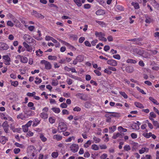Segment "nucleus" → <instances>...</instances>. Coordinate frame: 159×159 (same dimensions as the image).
Masks as SVG:
<instances>
[{
	"label": "nucleus",
	"instance_id": "1",
	"mask_svg": "<svg viewBox=\"0 0 159 159\" xmlns=\"http://www.w3.org/2000/svg\"><path fill=\"white\" fill-rule=\"evenodd\" d=\"M48 110L49 108L47 107L43 108L42 109V112L39 115L40 117L44 120L47 119L48 117Z\"/></svg>",
	"mask_w": 159,
	"mask_h": 159
},
{
	"label": "nucleus",
	"instance_id": "2",
	"mask_svg": "<svg viewBox=\"0 0 159 159\" xmlns=\"http://www.w3.org/2000/svg\"><path fill=\"white\" fill-rule=\"evenodd\" d=\"M67 129V126L65 123L61 122L59 123L58 130L59 132H64Z\"/></svg>",
	"mask_w": 159,
	"mask_h": 159
},
{
	"label": "nucleus",
	"instance_id": "3",
	"mask_svg": "<svg viewBox=\"0 0 159 159\" xmlns=\"http://www.w3.org/2000/svg\"><path fill=\"white\" fill-rule=\"evenodd\" d=\"M40 63L44 66V68L46 70H50L52 68V65L50 63L46 60H42L40 61Z\"/></svg>",
	"mask_w": 159,
	"mask_h": 159
},
{
	"label": "nucleus",
	"instance_id": "4",
	"mask_svg": "<svg viewBox=\"0 0 159 159\" xmlns=\"http://www.w3.org/2000/svg\"><path fill=\"white\" fill-rule=\"evenodd\" d=\"M95 35L98 37L99 39L101 41H104L106 42L107 41V39L104 37L105 36L104 34L102 33V32H98L97 31L95 32Z\"/></svg>",
	"mask_w": 159,
	"mask_h": 159
},
{
	"label": "nucleus",
	"instance_id": "5",
	"mask_svg": "<svg viewBox=\"0 0 159 159\" xmlns=\"http://www.w3.org/2000/svg\"><path fill=\"white\" fill-rule=\"evenodd\" d=\"M70 150L73 153L77 152L79 149L78 145L75 144H73L70 147Z\"/></svg>",
	"mask_w": 159,
	"mask_h": 159
},
{
	"label": "nucleus",
	"instance_id": "6",
	"mask_svg": "<svg viewBox=\"0 0 159 159\" xmlns=\"http://www.w3.org/2000/svg\"><path fill=\"white\" fill-rule=\"evenodd\" d=\"M2 127L3 129L5 132L7 133L8 132L9 125L7 121H5L2 124Z\"/></svg>",
	"mask_w": 159,
	"mask_h": 159
},
{
	"label": "nucleus",
	"instance_id": "7",
	"mask_svg": "<svg viewBox=\"0 0 159 159\" xmlns=\"http://www.w3.org/2000/svg\"><path fill=\"white\" fill-rule=\"evenodd\" d=\"M16 58L20 59V62L23 63H26L28 61V59L27 57L20 55H18Z\"/></svg>",
	"mask_w": 159,
	"mask_h": 159
},
{
	"label": "nucleus",
	"instance_id": "8",
	"mask_svg": "<svg viewBox=\"0 0 159 159\" xmlns=\"http://www.w3.org/2000/svg\"><path fill=\"white\" fill-rule=\"evenodd\" d=\"M2 59L4 60V63L7 65L10 64L11 58L7 55H4L2 57Z\"/></svg>",
	"mask_w": 159,
	"mask_h": 159
},
{
	"label": "nucleus",
	"instance_id": "9",
	"mask_svg": "<svg viewBox=\"0 0 159 159\" xmlns=\"http://www.w3.org/2000/svg\"><path fill=\"white\" fill-rule=\"evenodd\" d=\"M31 115H26L21 113L17 115V118L18 119H21L22 120H25L27 119L29 116H31Z\"/></svg>",
	"mask_w": 159,
	"mask_h": 159
},
{
	"label": "nucleus",
	"instance_id": "10",
	"mask_svg": "<svg viewBox=\"0 0 159 159\" xmlns=\"http://www.w3.org/2000/svg\"><path fill=\"white\" fill-rule=\"evenodd\" d=\"M25 40L29 43H31L33 42V39L29 34H25L23 37Z\"/></svg>",
	"mask_w": 159,
	"mask_h": 159
},
{
	"label": "nucleus",
	"instance_id": "11",
	"mask_svg": "<svg viewBox=\"0 0 159 159\" xmlns=\"http://www.w3.org/2000/svg\"><path fill=\"white\" fill-rule=\"evenodd\" d=\"M31 15L34 16L37 18H39L41 19H43L44 18V16H43L39 13L37 11L35 10L33 11L32 12H31Z\"/></svg>",
	"mask_w": 159,
	"mask_h": 159
},
{
	"label": "nucleus",
	"instance_id": "12",
	"mask_svg": "<svg viewBox=\"0 0 159 159\" xmlns=\"http://www.w3.org/2000/svg\"><path fill=\"white\" fill-rule=\"evenodd\" d=\"M76 97L81 100H86L87 95L86 94L83 93H78L76 95Z\"/></svg>",
	"mask_w": 159,
	"mask_h": 159
},
{
	"label": "nucleus",
	"instance_id": "13",
	"mask_svg": "<svg viewBox=\"0 0 159 159\" xmlns=\"http://www.w3.org/2000/svg\"><path fill=\"white\" fill-rule=\"evenodd\" d=\"M9 46L7 44L0 42V50H7Z\"/></svg>",
	"mask_w": 159,
	"mask_h": 159
},
{
	"label": "nucleus",
	"instance_id": "14",
	"mask_svg": "<svg viewBox=\"0 0 159 159\" xmlns=\"http://www.w3.org/2000/svg\"><path fill=\"white\" fill-rule=\"evenodd\" d=\"M107 63L110 65L114 66H116L117 65V61L113 59H110L107 60Z\"/></svg>",
	"mask_w": 159,
	"mask_h": 159
},
{
	"label": "nucleus",
	"instance_id": "15",
	"mask_svg": "<svg viewBox=\"0 0 159 159\" xmlns=\"http://www.w3.org/2000/svg\"><path fill=\"white\" fill-rule=\"evenodd\" d=\"M95 14L97 16H102L105 14V11L103 10L99 9L95 12Z\"/></svg>",
	"mask_w": 159,
	"mask_h": 159
},
{
	"label": "nucleus",
	"instance_id": "16",
	"mask_svg": "<svg viewBox=\"0 0 159 159\" xmlns=\"http://www.w3.org/2000/svg\"><path fill=\"white\" fill-rule=\"evenodd\" d=\"M7 141V138L5 136H0V143L2 144H5Z\"/></svg>",
	"mask_w": 159,
	"mask_h": 159
},
{
	"label": "nucleus",
	"instance_id": "17",
	"mask_svg": "<svg viewBox=\"0 0 159 159\" xmlns=\"http://www.w3.org/2000/svg\"><path fill=\"white\" fill-rule=\"evenodd\" d=\"M125 70L128 73H132L134 71L133 67L131 66H126L125 68Z\"/></svg>",
	"mask_w": 159,
	"mask_h": 159
},
{
	"label": "nucleus",
	"instance_id": "18",
	"mask_svg": "<svg viewBox=\"0 0 159 159\" xmlns=\"http://www.w3.org/2000/svg\"><path fill=\"white\" fill-rule=\"evenodd\" d=\"M23 44L24 47L26 48L27 51L30 52L32 51V49L31 48L26 42H23Z\"/></svg>",
	"mask_w": 159,
	"mask_h": 159
},
{
	"label": "nucleus",
	"instance_id": "19",
	"mask_svg": "<svg viewBox=\"0 0 159 159\" xmlns=\"http://www.w3.org/2000/svg\"><path fill=\"white\" fill-rule=\"evenodd\" d=\"M54 139L57 140V141H60L62 140V137L59 134H55L53 136Z\"/></svg>",
	"mask_w": 159,
	"mask_h": 159
},
{
	"label": "nucleus",
	"instance_id": "20",
	"mask_svg": "<svg viewBox=\"0 0 159 159\" xmlns=\"http://www.w3.org/2000/svg\"><path fill=\"white\" fill-rule=\"evenodd\" d=\"M95 22L98 23L102 27H105L106 25V24L103 21H100L98 20H95Z\"/></svg>",
	"mask_w": 159,
	"mask_h": 159
},
{
	"label": "nucleus",
	"instance_id": "21",
	"mask_svg": "<svg viewBox=\"0 0 159 159\" xmlns=\"http://www.w3.org/2000/svg\"><path fill=\"white\" fill-rule=\"evenodd\" d=\"M149 151V149L146 148H142L141 149L139 150V152L140 154H142L144 152H148Z\"/></svg>",
	"mask_w": 159,
	"mask_h": 159
},
{
	"label": "nucleus",
	"instance_id": "22",
	"mask_svg": "<svg viewBox=\"0 0 159 159\" xmlns=\"http://www.w3.org/2000/svg\"><path fill=\"white\" fill-rule=\"evenodd\" d=\"M76 58V60H77L79 62H82L84 60V56L81 55H79L77 56Z\"/></svg>",
	"mask_w": 159,
	"mask_h": 159
},
{
	"label": "nucleus",
	"instance_id": "23",
	"mask_svg": "<svg viewBox=\"0 0 159 159\" xmlns=\"http://www.w3.org/2000/svg\"><path fill=\"white\" fill-rule=\"evenodd\" d=\"M51 110L55 113L58 114L59 113L61 110L59 108L56 107H53Z\"/></svg>",
	"mask_w": 159,
	"mask_h": 159
},
{
	"label": "nucleus",
	"instance_id": "24",
	"mask_svg": "<svg viewBox=\"0 0 159 159\" xmlns=\"http://www.w3.org/2000/svg\"><path fill=\"white\" fill-rule=\"evenodd\" d=\"M131 4L132 6L134 7L135 9H138L140 7L139 5L137 2H132Z\"/></svg>",
	"mask_w": 159,
	"mask_h": 159
},
{
	"label": "nucleus",
	"instance_id": "25",
	"mask_svg": "<svg viewBox=\"0 0 159 159\" xmlns=\"http://www.w3.org/2000/svg\"><path fill=\"white\" fill-rule=\"evenodd\" d=\"M11 128L14 132H16L19 133L20 132L21 130V128H15L14 127H11Z\"/></svg>",
	"mask_w": 159,
	"mask_h": 159
},
{
	"label": "nucleus",
	"instance_id": "26",
	"mask_svg": "<svg viewBox=\"0 0 159 159\" xmlns=\"http://www.w3.org/2000/svg\"><path fill=\"white\" fill-rule=\"evenodd\" d=\"M134 104L137 107L140 108L142 109L144 108V106H143V105L142 103L139 102H135L134 103Z\"/></svg>",
	"mask_w": 159,
	"mask_h": 159
},
{
	"label": "nucleus",
	"instance_id": "27",
	"mask_svg": "<svg viewBox=\"0 0 159 159\" xmlns=\"http://www.w3.org/2000/svg\"><path fill=\"white\" fill-rule=\"evenodd\" d=\"M149 99L154 104H156L157 105H158L159 104V103L158 102L157 100L154 98L153 97H150L149 98Z\"/></svg>",
	"mask_w": 159,
	"mask_h": 159
},
{
	"label": "nucleus",
	"instance_id": "28",
	"mask_svg": "<svg viewBox=\"0 0 159 159\" xmlns=\"http://www.w3.org/2000/svg\"><path fill=\"white\" fill-rule=\"evenodd\" d=\"M126 62L129 63L135 64L137 63V61L134 60L128 59L127 60Z\"/></svg>",
	"mask_w": 159,
	"mask_h": 159
},
{
	"label": "nucleus",
	"instance_id": "29",
	"mask_svg": "<svg viewBox=\"0 0 159 159\" xmlns=\"http://www.w3.org/2000/svg\"><path fill=\"white\" fill-rule=\"evenodd\" d=\"M123 135H124V134H120L119 133H118L116 134H114L113 136H112V138L113 139H116L117 138L119 137L120 136H122Z\"/></svg>",
	"mask_w": 159,
	"mask_h": 159
},
{
	"label": "nucleus",
	"instance_id": "30",
	"mask_svg": "<svg viewBox=\"0 0 159 159\" xmlns=\"http://www.w3.org/2000/svg\"><path fill=\"white\" fill-rule=\"evenodd\" d=\"M34 105V103L32 102H30L28 104V106L29 107H32L30 108L32 110H35V107H33Z\"/></svg>",
	"mask_w": 159,
	"mask_h": 159
},
{
	"label": "nucleus",
	"instance_id": "31",
	"mask_svg": "<svg viewBox=\"0 0 159 159\" xmlns=\"http://www.w3.org/2000/svg\"><path fill=\"white\" fill-rule=\"evenodd\" d=\"M132 127L133 129H134L138 130L139 129V126L136 123H134L133 124Z\"/></svg>",
	"mask_w": 159,
	"mask_h": 159
},
{
	"label": "nucleus",
	"instance_id": "32",
	"mask_svg": "<svg viewBox=\"0 0 159 159\" xmlns=\"http://www.w3.org/2000/svg\"><path fill=\"white\" fill-rule=\"evenodd\" d=\"M74 2L78 7H81L82 4L81 2V0H73Z\"/></svg>",
	"mask_w": 159,
	"mask_h": 159
},
{
	"label": "nucleus",
	"instance_id": "33",
	"mask_svg": "<svg viewBox=\"0 0 159 159\" xmlns=\"http://www.w3.org/2000/svg\"><path fill=\"white\" fill-rule=\"evenodd\" d=\"M39 137L41 140L43 142H46L47 140V139L44 136L43 134H40Z\"/></svg>",
	"mask_w": 159,
	"mask_h": 159
},
{
	"label": "nucleus",
	"instance_id": "34",
	"mask_svg": "<svg viewBox=\"0 0 159 159\" xmlns=\"http://www.w3.org/2000/svg\"><path fill=\"white\" fill-rule=\"evenodd\" d=\"M59 154L57 152H53L51 154L52 157L54 158H57Z\"/></svg>",
	"mask_w": 159,
	"mask_h": 159
},
{
	"label": "nucleus",
	"instance_id": "35",
	"mask_svg": "<svg viewBox=\"0 0 159 159\" xmlns=\"http://www.w3.org/2000/svg\"><path fill=\"white\" fill-rule=\"evenodd\" d=\"M152 124L156 129L159 128V123L156 120L154 121Z\"/></svg>",
	"mask_w": 159,
	"mask_h": 159
},
{
	"label": "nucleus",
	"instance_id": "36",
	"mask_svg": "<svg viewBox=\"0 0 159 159\" xmlns=\"http://www.w3.org/2000/svg\"><path fill=\"white\" fill-rule=\"evenodd\" d=\"M105 117L107 118L106 120L107 122H110L111 121V118L109 117L110 116H110L109 114L108 113L106 114H105Z\"/></svg>",
	"mask_w": 159,
	"mask_h": 159
},
{
	"label": "nucleus",
	"instance_id": "37",
	"mask_svg": "<svg viewBox=\"0 0 159 159\" xmlns=\"http://www.w3.org/2000/svg\"><path fill=\"white\" fill-rule=\"evenodd\" d=\"M22 129L23 132H27L28 130V127L25 125L22 126Z\"/></svg>",
	"mask_w": 159,
	"mask_h": 159
},
{
	"label": "nucleus",
	"instance_id": "38",
	"mask_svg": "<svg viewBox=\"0 0 159 159\" xmlns=\"http://www.w3.org/2000/svg\"><path fill=\"white\" fill-rule=\"evenodd\" d=\"M91 141L90 140H88L87 142L84 145V147L85 148H87L91 144Z\"/></svg>",
	"mask_w": 159,
	"mask_h": 159
},
{
	"label": "nucleus",
	"instance_id": "39",
	"mask_svg": "<svg viewBox=\"0 0 159 159\" xmlns=\"http://www.w3.org/2000/svg\"><path fill=\"white\" fill-rule=\"evenodd\" d=\"M10 82L11 85L15 87H16L18 85V83L17 81H13L11 80H10Z\"/></svg>",
	"mask_w": 159,
	"mask_h": 159
},
{
	"label": "nucleus",
	"instance_id": "40",
	"mask_svg": "<svg viewBox=\"0 0 159 159\" xmlns=\"http://www.w3.org/2000/svg\"><path fill=\"white\" fill-rule=\"evenodd\" d=\"M91 148L93 150H98L99 148V147L95 144H93L92 145Z\"/></svg>",
	"mask_w": 159,
	"mask_h": 159
},
{
	"label": "nucleus",
	"instance_id": "41",
	"mask_svg": "<svg viewBox=\"0 0 159 159\" xmlns=\"http://www.w3.org/2000/svg\"><path fill=\"white\" fill-rule=\"evenodd\" d=\"M120 94L122 95L126 99L128 98V96L126 93L124 92L120 91Z\"/></svg>",
	"mask_w": 159,
	"mask_h": 159
},
{
	"label": "nucleus",
	"instance_id": "42",
	"mask_svg": "<svg viewBox=\"0 0 159 159\" xmlns=\"http://www.w3.org/2000/svg\"><path fill=\"white\" fill-rule=\"evenodd\" d=\"M93 139L96 143H98L101 141V139H100L97 138L95 136L93 137Z\"/></svg>",
	"mask_w": 159,
	"mask_h": 159
},
{
	"label": "nucleus",
	"instance_id": "43",
	"mask_svg": "<svg viewBox=\"0 0 159 159\" xmlns=\"http://www.w3.org/2000/svg\"><path fill=\"white\" fill-rule=\"evenodd\" d=\"M0 116L2 119L7 120V117L6 116V114L3 113H0Z\"/></svg>",
	"mask_w": 159,
	"mask_h": 159
},
{
	"label": "nucleus",
	"instance_id": "44",
	"mask_svg": "<svg viewBox=\"0 0 159 159\" xmlns=\"http://www.w3.org/2000/svg\"><path fill=\"white\" fill-rule=\"evenodd\" d=\"M104 72L109 75H111L112 73V72L110 70V69H109L108 67V68L105 69L104 70Z\"/></svg>",
	"mask_w": 159,
	"mask_h": 159
},
{
	"label": "nucleus",
	"instance_id": "45",
	"mask_svg": "<svg viewBox=\"0 0 159 159\" xmlns=\"http://www.w3.org/2000/svg\"><path fill=\"white\" fill-rule=\"evenodd\" d=\"M48 58L49 60H55L57 59V57L55 56L49 55L48 57Z\"/></svg>",
	"mask_w": 159,
	"mask_h": 159
},
{
	"label": "nucleus",
	"instance_id": "46",
	"mask_svg": "<svg viewBox=\"0 0 159 159\" xmlns=\"http://www.w3.org/2000/svg\"><path fill=\"white\" fill-rule=\"evenodd\" d=\"M152 21L151 19L148 16L146 17L145 22L147 23H150Z\"/></svg>",
	"mask_w": 159,
	"mask_h": 159
},
{
	"label": "nucleus",
	"instance_id": "47",
	"mask_svg": "<svg viewBox=\"0 0 159 159\" xmlns=\"http://www.w3.org/2000/svg\"><path fill=\"white\" fill-rule=\"evenodd\" d=\"M116 127L115 125H113L109 127V129L111 131V132H113L116 129Z\"/></svg>",
	"mask_w": 159,
	"mask_h": 159
},
{
	"label": "nucleus",
	"instance_id": "48",
	"mask_svg": "<svg viewBox=\"0 0 159 159\" xmlns=\"http://www.w3.org/2000/svg\"><path fill=\"white\" fill-rule=\"evenodd\" d=\"M36 94V93L35 92H33L32 93L28 92L27 93L26 95L30 97H33Z\"/></svg>",
	"mask_w": 159,
	"mask_h": 159
},
{
	"label": "nucleus",
	"instance_id": "49",
	"mask_svg": "<svg viewBox=\"0 0 159 159\" xmlns=\"http://www.w3.org/2000/svg\"><path fill=\"white\" fill-rule=\"evenodd\" d=\"M136 88L137 90L139 92L141 93L142 94H146V93L144 92V90L143 89H141L139 87H136Z\"/></svg>",
	"mask_w": 159,
	"mask_h": 159
},
{
	"label": "nucleus",
	"instance_id": "50",
	"mask_svg": "<svg viewBox=\"0 0 159 159\" xmlns=\"http://www.w3.org/2000/svg\"><path fill=\"white\" fill-rule=\"evenodd\" d=\"M49 122L52 124L54 123L55 122V120L52 117H50L48 119Z\"/></svg>",
	"mask_w": 159,
	"mask_h": 159
},
{
	"label": "nucleus",
	"instance_id": "51",
	"mask_svg": "<svg viewBox=\"0 0 159 159\" xmlns=\"http://www.w3.org/2000/svg\"><path fill=\"white\" fill-rule=\"evenodd\" d=\"M58 84V82L57 80H53L52 83V86H56Z\"/></svg>",
	"mask_w": 159,
	"mask_h": 159
},
{
	"label": "nucleus",
	"instance_id": "52",
	"mask_svg": "<svg viewBox=\"0 0 159 159\" xmlns=\"http://www.w3.org/2000/svg\"><path fill=\"white\" fill-rule=\"evenodd\" d=\"M118 130L119 131L122 130L124 132H125L127 131V129H126L123 128L122 126H120L118 127Z\"/></svg>",
	"mask_w": 159,
	"mask_h": 159
},
{
	"label": "nucleus",
	"instance_id": "53",
	"mask_svg": "<svg viewBox=\"0 0 159 159\" xmlns=\"http://www.w3.org/2000/svg\"><path fill=\"white\" fill-rule=\"evenodd\" d=\"M73 110L75 111L79 112L81 111V109L79 107L76 106L73 109Z\"/></svg>",
	"mask_w": 159,
	"mask_h": 159
},
{
	"label": "nucleus",
	"instance_id": "54",
	"mask_svg": "<svg viewBox=\"0 0 159 159\" xmlns=\"http://www.w3.org/2000/svg\"><path fill=\"white\" fill-rule=\"evenodd\" d=\"M124 149L126 151H128L131 150V148L129 145H125L124 147Z\"/></svg>",
	"mask_w": 159,
	"mask_h": 159
},
{
	"label": "nucleus",
	"instance_id": "55",
	"mask_svg": "<svg viewBox=\"0 0 159 159\" xmlns=\"http://www.w3.org/2000/svg\"><path fill=\"white\" fill-rule=\"evenodd\" d=\"M94 72L96 74V75L98 76H101L102 75L101 73L98 70H94Z\"/></svg>",
	"mask_w": 159,
	"mask_h": 159
},
{
	"label": "nucleus",
	"instance_id": "56",
	"mask_svg": "<svg viewBox=\"0 0 159 159\" xmlns=\"http://www.w3.org/2000/svg\"><path fill=\"white\" fill-rule=\"evenodd\" d=\"M7 25L11 27H13L14 26L13 23L10 20H8L7 22Z\"/></svg>",
	"mask_w": 159,
	"mask_h": 159
},
{
	"label": "nucleus",
	"instance_id": "57",
	"mask_svg": "<svg viewBox=\"0 0 159 159\" xmlns=\"http://www.w3.org/2000/svg\"><path fill=\"white\" fill-rule=\"evenodd\" d=\"M135 51L138 54L140 55H141L143 53V51L139 49H135Z\"/></svg>",
	"mask_w": 159,
	"mask_h": 159
},
{
	"label": "nucleus",
	"instance_id": "58",
	"mask_svg": "<svg viewBox=\"0 0 159 159\" xmlns=\"http://www.w3.org/2000/svg\"><path fill=\"white\" fill-rule=\"evenodd\" d=\"M116 9H117V10L120 11H122L124 10V7L120 5H117Z\"/></svg>",
	"mask_w": 159,
	"mask_h": 159
},
{
	"label": "nucleus",
	"instance_id": "59",
	"mask_svg": "<svg viewBox=\"0 0 159 159\" xmlns=\"http://www.w3.org/2000/svg\"><path fill=\"white\" fill-rule=\"evenodd\" d=\"M66 82L68 85H70L72 84L73 80L70 79H67Z\"/></svg>",
	"mask_w": 159,
	"mask_h": 159
},
{
	"label": "nucleus",
	"instance_id": "60",
	"mask_svg": "<svg viewBox=\"0 0 159 159\" xmlns=\"http://www.w3.org/2000/svg\"><path fill=\"white\" fill-rule=\"evenodd\" d=\"M34 135V133L31 131H29L27 133V137H32Z\"/></svg>",
	"mask_w": 159,
	"mask_h": 159
},
{
	"label": "nucleus",
	"instance_id": "61",
	"mask_svg": "<svg viewBox=\"0 0 159 159\" xmlns=\"http://www.w3.org/2000/svg\"><path fill=\"white\" fill-rule=\"evenodd\" d=\"M113 57L114 58L117 60H120V56L118 54L113 55Z\"/></svg>",
	"mask_w": 159,
	"mask_h": 159
},
{
	"label": "nucleus",
	"instance_id": "62",
	"mask_svg": "<svg viewBox=\"0 0 159 159\" xmlns=\"http://www.w3.org/2000/svg\"><path fill=\"white\" fill-rule=\"evenodd\" d=\"M152 134L151 132H150L149 133L146 134L145 135L143 134V136L147 138H149L150 137H151L152 135Z\"/></svg>",
	"mask_w": 159,
	"mask_h": 159
},
{
	"label": "nucleus",
	"instance_id": "63",
	"mask_svg": "<svg viewBox=\"0 0 159 159\" xmlns=\"http://www.w3.org/2000/svg\"><path fill=\"white\" fill-rule=\"evenodd\" d=\"M60 107L63 108H66L67 107V105L66 103L63 102L61 104Z\"/></svg>",
	"mask_w": 159,
	"mask_h": 159
},
{
	"label": "nucleus",
	"instance_id": "64",
	"mask_svg": "<svg viewBox=\"0 0 159 159\" xmlns=\"http://www.w3.org/2000/svg\"><path fill=\"white\" fill-rule=\"evenodd\" d=\"M84 7L85 9H89L90 8L91 6L90 4H86L84 5Z\"/></svg>",
	"mask_w": 159,
	"mask_h": 159
}]
</instances>
